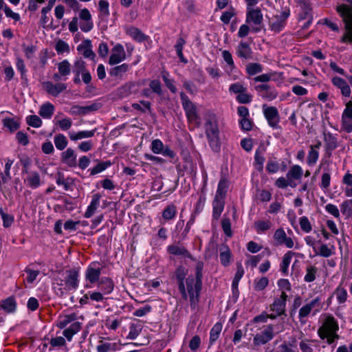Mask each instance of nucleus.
<instances>
[{"instance_id":"f257e3e1","label":"nucleus","mask_w":352,"mask_h":352,"mask_svg":"<svg viewBox=\"0 0 352 352\" xmlns=\"http://www.w3.org/2000/svg\"><path fill=\"white\" fill-rule=\"evenodd\" d=\"M205 120L204 129L208 144L214 152L219 153L221 144L217 117L215 114L209 112L206 114Z\"/></svg>"},{"instance_id":"f03ea898","label":"nucleus","mask_w":352,"mask_h":352,"mask_svg":"<svg viewBox=\"0 0 352 352\" xmlns=\"http://www.w3.org/2000/svg\"><path fill=\"white\" fill-rule=\"evenodd\" d=\"M339 326L337 320L331 315L326 317L322 324L318 329V335L320 338L324 340V342L332 347L336 346V342L340 339L338 334Z\"/></svg>"},{"instance_id":"7ed1b4c3","label":"nucleus","mask_w":352,"mask_h":352,"mask_svg":"<svg viewBox=\"0 0 352 352\" xmlns=\"http://www.w3.org/2000/svg\"><path fill=\"white\" fill-rule=\"evenodd\" d=\"M336 11L342 18L346 30V32L341 38V42L352 43V7L346 4H341L337 6Z\"/></svg>"},{"instance_id":"20e7f679","label":"nucleus","mask_w":352,"mask_h":352,"mask_svg":"<svg viewBox=\"0 0 352 352\" xmlns=\"http://www.w3.org/2000/svg\"><path fill=\"white\" fill-rule=\"evenodd\" d=\"M187 297L189 296L190 307L195 309L199 300L201 290H197V284L195 282V278L188 276L186 279Z\"/></svg>"},{"instance_id":"39448f33","label":"nucleus","mask_w":352,"mask_h":352,"mask_svg":"<svg viewBox=\"0 0 352 352\" xmlns=\"http://www.w3.org/2000/svg\"><path fill=\"white\" fill-rule=\"evenodd\" d=\"M290 15L289 8L280 13V15L274 16L270 21V27L271 30L276 33L281 32L286 25V20Z\"/></svg>"},{"instance_id":"423d86ee","label":"nucleus","mask_w":352,"mask_h":352,"mask_svg":"<svg viewBox=\"0 0 352 352\" xmlns=\"http://www.w3.org/2000/svg\"><path fill=\"white\" fill-rule=\"evenodd\" d=\"M187 274L188 270L184 266L179 265L176 268L173 276V278H175L177 280L178 289L181 294L182 298L185 300H187V293L186 291L184 280L186 279V277Z\"/></svg>"},{"instance_id":"0eeeda50","label":"nucleus","mask_w":352,"mask_h":352,"mask_svg":"<svg viewBox=\"0 0 352 352\" xmlns=\"http://www.w3.org/2000/svg\"><path fill=\"white\" fill-rule=\"evenodd\" d=\"M180 98L188 120L190 121L197 120L199 116L196 106L184 92L180 93Z\"/></svg>"},{"instance_id":"6e6552de","label":"nucleus","mask_w":352,"mask_h":352,"mask_svg":"<svg viewBox=\"0 0 352 352\" xmlns=\"http://www.w3.org/2000/svg\"><path fill=\"white\" fill-rule=\"evenodd\" d=\"M263 114L269 125L273 129L279 128L278 123L280 117L278 111L275 107H268L267 104L263 105Z\"/></svg>"},{"instance_id":"1a4fd4ad","label":"nucleus","mask_w":352,"mask_h":352,"mask_svg":"<svg viewBox=\"0 0 352 352\" xmlns=\"http://www.w3.org/2000/svg\"><path fill=\"white\" fill-rule=\"evenodd\" d=\"M66 276L65 278V284L68 289L76 290L78 287L79 271L76 268L66 270Z\"/></svg>"},{"instance_id":"9d476101","label":"nucleus","mask_w":352,"mask_h":352,"mask_svg":"<svg viewBox=\"0 0 352 352\" xmlns=\"http://www.w3.org/2000/svg\"><path fill=\"white\" fill-rule=\"evenodd\" d=\"M274 326L269 324L266 329L260 333H257L253 339L255 345H263L274 338Z\"/></svg>"},{"instance_id":"9b49d317","label":"nucleus","mask_w":352,"mask_h":352,"mask_svg":"<svg viewBox=\"0 0 352 352\" xmlns=\"http://www.w3.org/2000/svg\"><path fill=\"white\" fill-rule=\"evenodd\" d=\"M287 297V294L285 292H282L280 298H275L274 302L270 305L271 311L277 313V316H286L285 306Z\"/></svg>"},{"instance_id":"f8f14e48","label":"nucleus","mask_w":352,"mask_h":352,"mask_svg":"<svg viewBox=\"0 0 352 352\" xmlns=\"http://www.w3.org/2000/svg\"><path fill=\"white\" fill-rule=\"evenodd\" d=\"M274 239L276 241L275 245H285L288 248L294 247V241L291 237L287 236L285 230L283 228L277 229L274 234Z\"/></svg>"},{"instance_id":"ddd939ff","label":"nucleus","mask_w":352,"mask_h":352,"mask_svg":"<svg viewBox=\"0 0 352 352\" xmlns=\"http://www.w3.org/2000/svg\"><path fill=\"white\" fill-rule=\"evenodd\" d=\"M112 52L113 53L111 54L109 60V63L111 65L118 64L125 59L126 54L121 44H117L112 49Z\"/></svg>"},{"instance_id":"4468645a","label":"nucleus","mask_w":352,"mask_h":352,"mask_svg":"<svg viewBox=\"0 0 352 352\" xmlns=\"http://www.w3.org/2000/svg\"><path fill=\"white\" fill-rule=\"evenodd\" d=\"M98 263H92L87 269L85 272V278L91 284H94L99 282L100 276L101 274V268L96 267Z\"/></svg>"},{"instance_id":"2eb2a0df","label":"nucleus","mask_w":352,"mask_h":352,"mask_svg":"<svg viewBox=\"0 0 352 352\" xmlns=\"http://www.w3.org/2000/svg\"><path fill=\"white\" fill-rule=\"evenodd\" d=\"M101 105L100 103H93L91 105L81 107L79 105H74L71 108L70 112L72 115L80 116L85 115L90 112L98 110Z\"/></svg>"},{"instance_id":"dca6fc26","label":"nucleus","mask_w":352,"mask_h":352,"mask_svg":"<svg viewBox=\"0 0 352 352\" xmlns=\"http://www.w3.org/2000/svg\"><path fill=\"white\" fill-rule=\"evenodd\" d=\"M245 22L253 23L254 25H260L263 22V14L260 8H248Z\"/></svg>"},{"instance_id":"f3484780","label":"nucleus","mask_w":352,"mask_h":352,"mask_svg":"<svg viewBox=\"0 0 352 352\" xmlns=\"http://www.w3.org/2000/svg\"><path fill=\"white\" fill-rule=\"evenodd\" d=\"M167 252L174 256H181L184 258H188L192 261L195 260L192 254L184 246L177 245H170L167 248Z\"/></svg>"},{"instance_id":"a211bd4d","label":"nucleus","mask_w":352,"mask_h":352,"mask_svg":"<svg viewBox=\"0 0 352 352\" xmlns=\"http://www.w3.org/2000/svg\"><path fill=\"white\" fill-rule=\"evenodd\" d=\"M60 160L69 167L74 168L77 166L76 155L71 148H68L61 153Z\"/></svg>"},{"instance_id":"6ab92c4d","label":"nucleus","mask_w":352,"mask_h":352,"mask_svg":"<svg viewBox=\"0 0 352 352\" xmlns=\"http://www.w3.org/2000/svg\"><path fill=\"white\" fill-rule=\"evenodd\" d=\"M43 85L46 91L55 97L58 96L62 91L67 89V85L64 83L54 85L52 82L47 81L44 82Z\"/></svg>"},{"instance_id":"aec40b11","label":"nucleus","mask_w":352,"mask_h":352,"mask_svg":"<svg viewBox=\"0 0 352 352\" xmlns=\"http://www.w3.org/2000/svg\"><path fill=\"white\" fill-rule=\"evenodd\" d=\"M91 41L87 39L83 41L82 43L77 47V50L81 52L85 58L93 60L96 57V54L91 50Z\"/></svg>"},{"instance_id":"412c9836","label":"nucleus","mask_w":352,"mask_h":352,"mask_svg":"<svg viewBox=\"0 0 352 352\" xmlns=\"http://www.w3.org/2000/svg\"><path fill=\"white\" fill-rule=\"evenodd\" d=\"M332 84L340 89L343 96L349 97L351 94V88L347 82L342 78L335 76L331 79Z\"/></svg>"},{"instance_id":"4be33fe9","label":"nucleus","mask_w":352,"mask_h":352,"mask_svg":"<svg viewBox=\"0 0 352 352\" xmlns=\"http://www.w3.org/2000/svg\"><path fill=\"white\" fill-rule=\"evenodd\" d=\"M320 303V299L317 297L313 299L310 302L302 306L299 310V318H303L307 317L313 308L316 306H319Z\"/></svg>"},{"instance_id":"5701e85b","label":"nucleus","mask_w":352,"mask_h":352,"mask_svg":"<svg viewBox=\"0 0 352 352\" xmlns=\"http://www.w3.org/2000/svg\"><path fill=\"white\" fill-rule=\"evenodd\" d=\"M324 143L326 152L329 157L331 155V152L338 146L337 138L331 133H324Z\"/></svg>"},{"instance_id":"b1692460","label":"nucleus","mask_w":352,"mask_h":352,"mask_svg":"<svg viewBox=\"0 0 352 352\" xmlns=\"http://www.w3.org/2000/svg\"><path fill=\"white\" fill-rule=\"evenodd\" d=\"M225 201L223 199L214 197L212 201V217L218 220L223 210Z\"/></svg>"},{"instance_id":"393cba45","label":"nucleus","mask_w":352,"mask_h":352,"mask_svg":"<svg viewBox=\"0 0 352 352\" xmlns=\"http://www.w3.org/2000/svg\"><path fill=\"white\" fill-rule=\"evenodd\" d=\"M101 195L99 193L94 194L92 197V200L90 205L88 206L86 212H85L84 217L85 218H90L95 213L98 206L100 204V199Z\"/></svg>"},{"instance_id":"a878e982","label":"nucleus","mask_w":352,"mask_h":352,"mask_svg":"<svg viewBox=\"0 0 352 352\" xmlns=\"http://www.w3.org/2000/svg\"><path fill=\"white\" fill-rule=\"evenodd\" d=\"M98 287L103 294H109L113 290L114 283L111 278L104 277L98 282Z\"/></svg>"},{"instance_id":"bb28decb","label":"nucleus","mask_w":352,"mask_h":352,"mask_svg":"<svg viewBox=\"0 0 352 352\" xmlns=\"http://www.w3.org/2000/svg\"><path fill=\"white\" fill-rule=\"evenodd\" d=\"M25 182L27 183V185L32 188H37L41 184V177L38 172H30L28 175L27 178L25 179Z\"/></svg>"},{"instance_id":"cd10ccee","label":"nucleus","mask_w":352,"mask_h":352,"mask_svg":"<svg viewBox=\"0 0 352 352\" xmlns=\"http://www.w3.org/2000/svg\"><path fill=\"white\" fill-rule=\"evenodd\" d=\"M82 327V323L80 322H74L67 329H65L63 334L67 339L71 341L74 335L76 334Z\"/></svg>"},{"instance_id":"c85d7f7f","label":"nucleus","mask_w":352,"mask_h":352,"mask_svg":"<svg viewBox=\"0 0 352 352\" xmlns=\"http://www.w3.org/2000/svg\"><path fill=\"white\" fill-rule=\"evenodd\" d=\"M236 54L240 58L248 59L251 58L252 52L247 43L241 41L237 47Z\"/></svg>"},{"instance_id":"c756f323","label":"nucleus","mask_w":352,"mask_h":352,"mask_svg":"<svg viewBox=\"0 0 352 352\" xmlns=\"http://www.w3.org/2000/svg\"><path fill=\"white\" fill-rule=\"evenodd\" d=\"M126 33L138 42H143L148 38V36L145 35L140 29L135 27L129 28L127 30Z\"/></svg>"},{"instance_id":"7c9ffc66","label":"nucleus","mask_w":352,"mask_h":352,"mask_svg":"<svg viewBox=\"0 0 352 352\" xmlns=\"http://www.w3.org/2000/svg\"><path fill=\"white\" fill-rule=\"evenodd\" d=\"M228 188V181L225 177H222L219 182L217 190L214 197L223 199L226 197Z\"/></svg>"},{"instance_id":"2f4dec72","label":"nucleus","mask_w":352,"mask_h":352,"mask_svg":"<svg viewBox=\"0 0 352 352\" xmlns=\"http://www.w3.org/2000/svg\"><path fill=\"white\" fill-rule=\"evenodd\" d=\"M2 122L3 126L11 133L16 131L20 127V123L15 118H6L2 120Z\"/></svg>"},{"instance_id":"473e14b6","label":"nucleus","mask_w":352,"mask_h":352,"mask_svg":"<svg viewBox=\"0 0 352 352\" xmlns=\"http://www.w3.org/2000/svg\"><path fill=\"white\" fill-rule=\"evenodd\" d=\"M54 112V106L50 102H46L40 107L38 113L42 118L49 119L52 116Z\"/></svg>"},{"instance_id":"72a5a7b5","label":"nucleus","mask_w":352,"mask_h":352,"mask_svg":"<svg viewBox=\"0 0 352 352\" xmlns=\"http://www.w3.org/2000/svg\"><path fill=\"white\" fill-rule=\"evenodd\" d=\"M294 254H295V252H294L292 251H288L287 252H286L284 254V256L283 257V261L280 264V271L285 275L288 274V267L291 263L292 258Z\"/></svg>"},{"instance_id":"f704fd0d","label":"nucleus","mask_w":352,"mask_h":352,"mask_svg":"<svg viewBox=\"0 0 352 352\" xmlns=\"http://www.w3.org/2000/svg\"><path fill=\"white\" fill-rule=\"evenodd\" d=\"M1 307L8 313H13L16 308V303L14 297H8L1 301Z\"/></svg>"},{"instance_id":"c9c22d12","label":"nucleus","mask_w":352,"mask_h":352,"mask_svg":"<svg viewBox=\"0 0 352 352\" xmlns=\"http://www.w3.org/2000/svg\"><path fill=\"white\" fill-rule=\"evenodd\" d=\"M222 329V324L217 322L211 329L210 332L209 346H212L219 338Z\"/></svg>"},{"instance_id":"e433bc0d","label":"nucleus","mask_w":352,"mask_h":352,"mask_svg":"<svg viewBox=\"0 0 352 352\" xmlns=\"http://www.w3.org/2000/svg\"><path fill=\"white\" fill-rule=\"evenodd\" d=\"M96 129H94L91 131H79L76 133H70L69 138L72 140L76 141L78 140H80L82 138H91L93 137L95 134Z\"/></svg>"},{"instance_id":"4c0bfd02","label":"nucleus","mask_w":352,"mask_h":352,"mask_svg":"<svg viewBox=\"0 0 352 352\" xmlns=\"http://www.w3.org/2000/svg\"><path fill=\"white\" fill-rule=\"evenodd\" d=\"M129 69V66L126 63H123L120 65L116 66L111 69L109 71V75L113 77H121L124 73H126Z\"/></svg>"},{"instance_id":"58836bf2","label":"nucleus","mask_w":352,"mask_h":352,"mask_svg":"<svg viewBox=\"0 0 352 352\" xmlns=\"http://www.w3.org/2000/svg\"><path fill=\"white\" fill-rule=\"evenodd\" d=\"M76 319L77 315L75 313L65 315L58 321L56 326L59 329H64L67 324L75 321Z\"/></svg>"},{"instance_id":"ea45409f","label":"nucleus","mask_w":352,"mask_h":352,"mask_svg":"<svg viewBox=\"0 0 352 352\" xmlns=\"http://www.w3.org/2000/svg\"><path fill=\"white\" fill-rule=\"evenodd\" d=\"M185 44V39L182 37H179L177 41V43L175 45V48L176 50L177 55L178 56L180 61L184 63H187L188 60L187 59H186L182 52L183 47Z\"/></svg>"},{"instance_id":"a19ab883","label":"nucleus","mask_w":352,"mask_h":352,"mask_svg":"<svg viewBox=\"0 0 352 352\" xmlns=\"http://www.w3.org/2000/svg\"><path fill=\"white\" fill-rule=\"evenodd\" d=\"M177 214V208L175 205L170 204L167 206L162 212V217L166 221L174 219Z\"/></svg>"},{"instance_id":"79ce46f5","label":"nucleus","mask_w":352,"mask_h":352,"mask_svg":"<svg viewBox=\"0 0 352 352\" xmlns=\"http://www.w3.org/2000/svg\"><path fill=\"white\" fill-rule=\"evenodd\" d=\"M302 175V170L298 165H294L287 173V178L289 180L292 179H299Z\"/></svg>"},{"instance_id":"37998d69","label":"nucleus","mask_w":352,"mask_h":352,"mask_svg":"<svg viewBox=\"0 0 352 352\" xmlns=\"http://www.w3.org/2000/svg\"><path fill=\"white\" fill-rule=\"evenodd\" d=\"M264 152H265L264 148H259L256 151V153H255L254 160H255L256 168L258 170H263V163L265 160V158L263 156Z\"/></svg>"},{"instance_id":"c03bdc74","label":"nucleus","mask_w":352,"mask_h":352,"mask_svg":"<svg viewBox=\"0 0 352 352\" xmlns=\"http://www.w3.org/2000/svg\"><path fill=\"white\" fill-rule=\"evenodd\" d=\"M111 164H112V163L109 160L99 162L94 168L89 169L90 175H95L96 174H98V173L102 172L103 170H106L108 167L111 166Z\"/></svg>"},{"instance_id":"a18cd8bd","label":"nucleus","mask_w":352,"mask_h":352,"mask_svg":"<svg viewBox=\"0 0 352 352\" xmlns=\"http://www.w3.org/2000/svg\"><path fill=\"white\" fill-rule=\"evenodd\" d=\"M68 142L63 134H58L54 137V144L57 149L63 151L67 146Z\"/></svg>"},{"instance_id":"49530a36","label":"nucleus","mask_w":352,"mask_h":352,"mask_svg":"<svg viewBox=\"0 0 352 352\" xmlns=\"http://www.w3.org/2000/svg\"><path fill=\"white\" fill-rule=\"evenodd\" d=\"M254 228L258 233L265 232L272 227V222L270 220L257 221L254 223Z\"/></svg>"},{"instance_id":"de8ad7c7","label":"nucleus","mask_w":352,"mask_h":352,"mask_svg":"<svg viewBox=\"0 0 352 352\" xmlns=\"http://www.w3.org/2000/svg\"><path fill=\"white\" fill-rule=\"evenodd\" d=\"M333 248V245H332L331 248H329L326 244H322L318 251H317L316 249L315 255H319L322 257L328 258L333 254V252L332 250Z\"/></svg>"},{"instance_id":"09e8293b","label":"nucleus","mask_w":352,"mask_h":352,"mask_svg":"<svg viewBox=\"0 0 352 352\" xmlns=\"http://www.w3.org/2000/svg\"><path fill=\"white\" fill-rule=\"evenodd\" d=\"M87 70L85 62L82 59H78L74 62L73 72L75 76L80 75Z\"/></svg>"},{"instance_id":"8fccbe9b","label":"nucleus","mask_w":352,"mask_h":352,"mask_svg":"<svg viewBox=\"0 0 352 352\" xmlns=\"http://www.w3.org/2000/svg\"><path fill=\"white\" fill-rule=\"evenodd\" d=\"M317 268L314 265L307 266L304 280L307 283L313 282L316 278Z\"/></svg>"},{"instance_id":"3c124183","label":"nucleus","mask_w":352,"mask_h":352,"mask_svg":"<svg viewBox=\"0 0 352 352\" xmlns=\"http://www.w3.org/2000/svg\"><path fill=\"white\" fill-rule=\"evenodd\" d=\"M59 74L62 76H68L71 72V66L67 60H64L58 64Z\"/></svg>"},{"instance_id":"603ef678","label":"nucleus","mask_w":352,"mask_h":352,"mask_svg":"<svg viewBox=\"0 0 352 352\" xmlns=\"http://www.w3.org/2000/svg\"><path fill=\"white\" fill-rule=\"evenodd\" d=\"M48 12H50V11L44 12V9H42L41 18L40 20L41 24L43 28H51L55 29L56 28H53L52 26L53 20L47 15Z\"/></svg>"},{"instance_id":"864d4df0","label":"nucleus","mask_w":352,"mask_h":352,"mask_svg":"<svg viewBox=\"0 0 352 352\" xmlns=\"http://www.w3.org/2000/svg\"><path fill=\"white\" fill-rule=\"evenodd\" d=\"M263 67L259 63H251L247 65L246 71L247 73L250 76H254L258 73L261 72Z\"/></svg>"},{"instance_id":"5fc2aeb1","label":"nucleus","mask_w":352,"mask_h":352,"mask_svg":"<svg viewBox=\"0 0 352 352\" xmlns=\"http://www.w3.org/2000/svg\"><path fill=\"white\" fill-rule=\"evenodd\" d=\"M269 284V280L267 277L264 276L260 279H255L254 283V289L256 291L263 290Z\"/></svg>"},{"instance_id":"6e6d98bb","label":"nucleus","mask_w":352,"mask_h":352,"mask_svg":"<svg viewBox=\"0 0 352 352\" xmlns=\"http://www.w3.org/2000/svg\"><path fill=\"white\" fill-rule=\"evenodd\" d=\"M142 325L138 324H131L130 326L129 333L127 336L128 338L133 340L135 339L142 331Z\"/></svg>"},{"instance_id":"4d7b16f0","label":"nucleus","mask_w":352,"mask_h":352,"mask_svg":"<svg viewBox=\"0 0 352 352\" xmlns=\"http://www.w3.org/2000/svg\"><path fill=\"white\" fill-rule=\"evenodd\" d=\"M335 294L336 295V298H337L339 303L342 304L346 301V299H347L346 290L344 288L341 287L340 285H339L336 288V289L335 291Z\"/></svg>"},{"instance_id":"13d9d810","label":"nucleus","mask_w":352,"mask_h":352,"mask_svg":"<svg viewBox=\"0 0 352 352\" xmlns=\"http://www.w3.org/2000/svg\"><path fill=\"white\" fill-rule=\"evenodd\" d=\"M341 212L346 215L347 217H350L352 215V199H347L344 201L340 205Z\"/></svg>"},{"instance_id":"bf43d9fd","label":"nucleus","mask_w":352,"mask_h":352,"mask_svg":"<svg viewBox=\"0 0 352 352\" xmlns=\"http://www.w3.org/2000/svg\"><path fill=\"white\" fill-rule=\"evenodd\" d=\"M134 84L133 82H129L120 87L118 89V95L124 98L128 96L131 93V89L134 87Z\"/></svg>"},{"instance_id":"052dcab7","label":"nucleus","mask_w":352,"mask_h":352,"mask_svg":"<svg viewBox=\"0 0 352 352\" xmlns=\"http://www.w3.org/2000/svg\"><path fill=\"white\" fill-rule=\"evenodd\" d=\"M221 227L225 234L227 236L231 237L232 236V232L231 230V223L229 218L225 217L223 218V219L221 220Z\"/></svg>"},{"instance_id":"680f3d73","label":"nucleus","mask_w":352,"mask_h":352,"mask_svg":"<svg viewBox=\"0 0 352 352\" xmlns=\"http://www.w3.org/2000/svg\"><path fill=\"white\" fill-rule=\"evenodd\" d=\"M318 152L314 149V145H311L307 156V164L311 166L315 164L318 159Z\"/></svg>"},{"instance_id":"e2e57ef3","label":"nucleus","mask_w":352,"mask_h":352,"mask_svg":"<svg viewBox=\"0 0 352 352\" xmlns=\"http://www.w3.org/2000/svg\"><path fill=\"white\" fill-rule=\"evenodd\" d=\"M27 124L31 126L38 128L42 124L41 119L36 115L29 116L26 118Z\"/></svg>"},{"instance_id":"0e129e2a","label":"nucleus","mask_w":352,"mask_h":352,"mask_svg":"<svg viewBox=\"0 0 352 352\" xmlns=\"http://www.w3.org/2000/svg\"><path fill=\"white\" fill-rule=\"evenodd\" d=\"M236 14L235 10L233 7H230L229 10L223 12L220 17L221 21L225 23L228 24L232 17Z\"/></svg>"},{"instance_id":"69168bd1","label":"nucleus","mask_w":352,"mask_h":352,"mask_svg":"<svg viewBox=\"0 0 352 352\" xmlns=\"http://www.w3.org/2000/svg\"><path fill=\"white\" fill-rule=\"evenodd\" d=\"M164 147V144L159 139L154 140L151 142V151L155 154L161 153L163 151Z\"/></svg>"},{"instance_id":"338daca9","label":"nucleus","mask_w":352,"mask_h":352,"mask_svg":"<svg viewBox=\"0 0 352 352\" xmlns=\"http://www.w3.org/2000/svg\"><path fill=\"white\" fill-rule=\"evenodd\" d=\"M226 250L221 252L219 255L221 263L223 266H228L230 263V259L231 257V253L228 247L226 248Z\"/></svg>"},{"instance_id":"774afa93","label":"nucleus","mask_w":352,"mask_h":352,"mask_svg":"<svg viewBox=\"0 0 352 352\" xmlns=\"http://www.w3.org/2000/svg\"><path fill=\"white\" fill-rule=\"evenodd\" d=\"M56 51L58 54H63L65 52H69V45L62 40H58L55 45Z\"/></svg>"}]
</instances>
